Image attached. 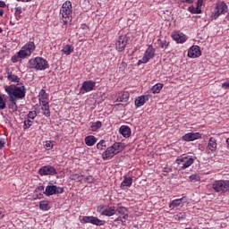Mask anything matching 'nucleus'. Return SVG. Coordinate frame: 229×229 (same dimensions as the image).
I'll return each instance as SVG.
<instances>
[{"mask_svg":"<svg viewBox=\"0 0 229 229\" xmlns=\"http://www.w3.org/2000/svg\"><path fill=\"white\" fill-rule=\"evenodd\" d=\"M5 92L9 96V101H15V99H24L26 98V88L24 86L17 87L13 84L4 87Z\"/></svg>","mask_w":229,"mask_h":229,"instance_id":"1","label":"nucleus"},{"mask_svg":"<svg viewBox=\"0 0 229 229\" xmlns=\"http://www.w3.org/2000/svg\"><path fill=\"white\" fill-rule=\"evenodd\" d=\"M123 149H124V143L115 142L102 153V158L104 160H112V157L119 155Z\"/></svg>","mask_w":229,"mask_h":229,"instance_id":"2","label":"nucleus"},{"mask_svg":"<svg viewBox=\"0 0 229 229\" xmlns=\"http://www.w3.org/2000/svg\"><path fill=\"white\" fill-rule=\"evenodd\" d=\"M60 15L64 25L72 21V4L71 1H66L62 4Z\"/></svg>","mask_w":229,"mask_h":229,"instance_id":"3","label":"nucleus"},{"mask_svg":"<svg viewBox=\"0 0 229 229\" xmlns=\"http://www.w3.org/2000/svg\"><path fill=\"white\" fill-rule=\"evenodd\" d=\"M29 67L36 71H46V69H49V63L43 57L38 56L29 60Z\"/></svg>","mask_w":229,"mask_h":229,"instance_id":"4","label":"nucleus"},{"mask_svg":"<svg viewBox=\"0 0 229 229\" xmlns=\"http://www.w3.org/2000/svg\"><path fill=\"white\" fill-rule=\"evenodd\" d=\"M228 13V5L225 1H218L216 4L215 10L211 13V20L216 21L219 19L220 15H225V13Z\"/></svg>","mask_w":229,"mask_h":229,"instance_id":"5","label":"nucleus"},{"mask_svg":"<svg viewBox=\"0 0 229 229\" xmlns=\"http://www.w3.org/2000/svg\"><path fill=\"white\" fill-rule=\"evenodd\" d=\"M212 189L215 192L219 194H225L229 192V181L228 180H218L215 181L212 184Z\"/></svg>","mask_w":229,"mask_h":229,"instance_id":"6","label":"nucleus"},{"mask_svg":"<svg viewBox=\"0 0 229 229\" xmlns=\"http://www.w3.org/2000/svg\"><path fill=\"white\" fill-rule=\"evenodd\" d=\"M97 212L100 214V216H106V217H112V216H115V214H117L115 207L109 205L98 206Z\"/></svg>","mask_w":229,"mask_h":229,"instance_id":"7","label":"nucleus"},{"mask_svg":"<svg viewBox=\"0 0 229 229\" xmlns=\"http://www.w3.org/2000/svg\"><path fill=\"white\" fill-rule=\"evenodd\" d=\"M35 49H37L35 42L30 41L21 47L19 51V55L21 58L24 59L26 56H31V54L34 53Z\"/></svg>","mask_w":229,"mask_h":229,"instance_id":"8","label":"nucleus"},{"mask_svg":"<svg viewBox=\"0 0 229 229\" xmlns=\"http://www.w3.org/2000/svg\"><path fill=\"white\" fill-rule=\"evenodd\" d=\"M46 196H55L56 194H64V187L56 186L55 184H50L46 187L45 191H43Z\"/></svg>","mask_w":229,"mask_h":229,"instance_id":"9","label":"nucleus"},{"mask_svg":"<svg viewBox=\"0 0 229 229\" xmlns=\"http://www.w3.org/2000/svg\"><path fill=\"white\" fill-rule=\"evenodd\" d=\"M194 160H195L194 157H192L191 156H185V157L176 159V164H178V165H182L181 166V169L185 170V169L191 167V165H192V164H194Z\"/></svg>","mask_w":229,"mask_h":229,"instance_id":"10","label":"nucleus"},{"mask_svg":"<svg viewBox=\"0 0 229 229\" xmlns=\"http://www.w3.org/2000/svg\"><path fill=\"white\" fill-rule=\"evenodd\" d=\"M82 221L83 223H90L95 226H105L106 223L105 220H101L94 216H85L82 217Z\"/></svg>","mask_w":229,"mask_h":229,"instance_id":"11","label":"nucleus"},{"mask_svg":"<svg viewBox=\"0 0 229 229\" xmlns=\"http://www.w3.org/2000/svg\"><path fill=\"white\" fill-rule=\"evenodd\" d=\"M126 46H128V38L126 36H120L115 42L116 50L119 53H123L126 49Z\"/></svg>","mask_w":229,"mask_h":229,"instance_id":"12","label":"nucleus"},{"mask_svg":"<svg viewBox=\"0 0 229 229\" xmlns=\"http://www.w3.org/2000/svg\"><path fill=\"white\" fill-rule=\"evenodd\" d=\"M155 47H153V45H148V47L146 49L145 54L142 57V63L148 64L149 60L152 58H155Z\"/></svg>","mask_w":229,"mask_h":229,"instance_id":"13","label":"nucleus"},{"mask_svg":"<svg viewBox=\"0 0 229 229\" xmlns=\"http://www.w3.org/2000/svg\"><path fill=\"white\" fill-rule=\"evenodd\" d=\"M40 176H53L57 174L56 169L52 165H45L38 170Z\"/></svg>","mask_w":229,"mask_h":229,"instance_id":"14","label":"nucleus"},{"mask_svg":"<svg viewBox=\"0 0 229 229\" xmlns=\"http://www.w3.org/2000/svg\"><path fill=\"white\" fill-rule=\"evenodd\" d=\"M198 139H201V133L199 132H188L182 136V140L185 142H192L198 140Z\"/></svg>","mask_w":229,"mask_h":229,"instance_id":"15","label":"nucleus"},{"mask_svg":"<svg viewBox=\"0 0 229 229\" xmlns=\"http://www.w3.org/2000/svg\"><path fill=\"white\" fill-rule=\"evenodd\" d=\"M188 56L189 58H199L201 56V48L199 46H192L188 50Z\"/></svg>","mask_w":229,"mask_h":229,"instance_id":"16","label":"nucleus"},{"mask_svg":"<svg viewBox=\"0 0 229 229\" xmlns=\"http://www.w3.org/2000/svg\"><path fill=\"white\" fill-rule=\"evenodd\" d=\"M171 37L177 44L187 42V36L182 32H173Z\"/></svg>","mask_w":229,"mask_h":229,"instance_id":"17","label":"nucleus"},{"mask_svg":"<svg viewBox=\"0 0 229 229\" xmlns=\"http://www.w3.org/2000/svg\"><path fill=\"white\" fill-rule=\"evenodd\" d=\"M216 149H217V140L214 137L209 138L208 146H207L208 153H216Z\"/></svg>","mask_w":229,"mask_h":229,"instance_id":"18","label":"nucleus"},{"mask_svg":"<svg viewBox=\"0 0 229 229\" xmlns=\"http://www.w3.org/2000/svg\"><path fill=\"white\" fill-rule=\"evenodd\" d=\"M96 88V81H86L82 83L81 87V90L83 92H92V89Z\"/></svg>","mask_w":229,"mask_h":229,"instance_id":"19","label":"nucleus"},{"mask_svg":"<svg viewBox=\"0 0 229 229\" xmlns=\"http://www.w3.org/2000/svg\"><path fill=\"white\" fill-rule=\"evenodd\" d=\"M115 210L116 213L118 212V214L122 216V219L123 220H121V222L122 225H124V223H126V219H128V209L124 207H119Z\"/></svg>","mask_w":229,"mask_h":229,"instance_id":"20","label":"nucleus"},{"mask_svg":"<svg viewBox=\"0 0 229 229\" xmlns=\"http://www.w3.org/2000/svg\"><path fill=\"white\" fill-rule=\"evenodd\" d=\"M119 133L124 137V139H128L131 135V129L127 125H122L119 129Z\"/></svg>","mask_w":229,"mask_h":229,"instance_id":"21","label":"nucleus"},{"mask_svg":"<svg viewBox=\"0 0 229 229\" xmlns=\"http://www.w3.org/2000/svg\"><path fill=\"white\" fill-rule=\"evenodd\" d=\"M40 105L43 115H45V117H51V111H49V102L43 101V103H40Z\"/></svg>","mask_w":229,"mask_h":229,"instance_id":"22","label":"nucleus"},{"mask_svg":"<svg viewBox=\"0 0 229 229\" xmlns=\"http://www.w3.org/2000/svg\"><path fill=\"white\" fill-rule=\"evenodd\" d=\"M148 99H149V97H148V96H140V97H138V98L135 99V106H136L137 107L144 106V105L146 104V101H148Z\"/></svg>","mask_w":229,"mask_h":229,"instance_id":"23","label":"nucleus"},{"mask_svg":"<svg viewBox=\"0 0 229 229\" xmlns=\"http://www.w3.org/2000/svg\"><path fill=\"white\" fill-rule=\"evenodd\" d=\"M133 183V178L123 176V181L121 182V189H126V187H130Z\"/></svg>","mask_w":229,"mask_h":229,"instance_id":"24","label":"nucleus"},{"mask_svg":"<svg viewBox=\"0 0 229 229\" xmlns=\"http://www.w3.org/2000/svg\"><path fill=\"white\" fill-rule=\"evenodd\" d=\"M84 142H85L86 146H89V147L94 146V144H96V142H98V138H96L93 135H89L84 139Z\"/></svg>","mask_w":229,"mask_h":229,"instance_id":"25","label":"nucleus"},{"mask_svg":"<svg viewBox=\"0 0 229 229\" xmlns=\"http://www.w3.org/2000/svg\"><path fill=\"white\" fill-rule=\"evenodd\" d=\"M61 53L69 56L72 53H74V47L72 45H65L64 48L61 50Z\"/></svg>","mask_w":229,"mask_h":229,"instance_id":"26","label":"nucleus"},{"mask_svg":"<svg viewBox=\"0 0 229 229\" xmlns=\"http://www.w3.org/2000/svg\"><path fill=\"white\" fill-rule=\"evenodd\" d=\"M128 99H130V93L125 91L116 98V103H127Z\"/></svg>","mask_w":229,"mask_h":229,"instance_id":"27","label":"nucleus"},{"mask_svg":"<svg viewBox=\"0 0 229 229\" xmlns=\"http://www.w3.org/2000/svg\"><path fill=\"white\" fill-rule=\"evenodd\" d=\"M183 201V198L182 199H174L170 205H169V208H171V210H174V208H177V207H182V203Z\"/></svg>","mask_w":229,"mask_h":229,"instance_id":"28","label":"nucleus"},{"mask_svg":"<svg viewBox=\"0 0 229 229\" xmlns=\"http://www.w3.org/2000/svg\"><path fill=\"white\" fill-rule=\"evenodd\" d=\"M164 89V84L157 83L151 88L152 94H160V91Z\"/></svg>","mask_w":229,"mask_h":229,"instance_id":"29","label":"nucleus"},{"mask_svg":"<svg viewBox=\"0 0 229 229\" xmlns=\"http://www.w3.org/2000/svg\"><path fill=\"white\" fill-rule=\"evenodd\" d=\"M157 44L161 49H167L169 47V42L167 40H162L161 38H158L157 40Z\"/></svg>","mask_w":229,"mask_h":229,"instance_id":"30","label":"nucleus"},{"mask_svg":"<svg viewBox=\"0 0 229 229\" xmlns=\"http://www.w3.org/2000/svg\"><path fill=\"white\" fill-rule=\"evenodd\" d=\"M47 94H46V89H40L38 93V100L39 103H44V101H47Z\"/></svg>","mask_w":229,"mask_h":229,"instance_id":"31","label":"nucleus"},{"mask_svg":"<svg viewBox=\"0 0 229 229\" xmlns=\"http://www.w3.org/2000/svg\"><path fill=\"white\" fill-rule=\"evenodd\" d=\"M7 80L13 83H19V81H21V78H19V76L12 74L11 72L7 73Z\"/></svg>","mask_w":229,"mask_h":229,"instance_id":"32","label":"nucleus"},{"mask_svg":"<svg viewBox=\"0 0 229 229\" xmlns=\"http://www.w3.org/2000/svg\"><path fill=\"white\" fill-rule=\"evenodd\" d=\"M83 175L80 174H72L70 175V180H72L73 182H83Z\"/></svg>","mask_w":229,"mask_h":229,"instance_id":"33","label":"nucleus"},{"mask_svg":"<svg viewBox=\"0 0 229 229\" xmlns=\"http://www.w3.org/2000/svg\"><path fill=\"white\" fill-rule=\"evenodd\" d=\"M16 21H21L22 19V7L18 6L15 7V13H14Z\"/></svg>","mask_w":229,"mask_h":229,"instance_id":"34","label":"nucleus"},{"mask_svg":"<svg viewBox=\"0 0 229 229\" xmlns=\"http://www.w3.org/2000/svg\"><path fill=\"white\" fill-rule=\"evenodd\" d=\"M101 126H103V123L100 121L94 122L90 126L91 131H98Z\"/></svg>","mask_w":229,"mask_h":229,"instance_id":"35","label":"nucleus"},{"mask_svg":"<svg viewBox=\"0 0 229 229\" xmlns=\"http://www.w3.org/2000/svg\"><path fill=\"white\" fill-rule=\"evenodd\" d=\"M106 148V141L105 140H101L98 144H97V148L99 149L100 151H103Z\"/></svg>","mask_w":229,"mask_h":229,"instance_id":"36","label":"nucleus"},{"mask_svg":"<svg viewBox=\"0 0 229 229\" xmlns=\"http://www.w3.org/2000/svg\"><path fill=\"white\" fill-rule=\"evenodd\" d=\"M185 217L186 215L183 212L178 213L174 216V219H175V221H182V219H185Z\"/></svg>","mask_w":229,"mask_h":229,"instance_id":"37","label":"nucleus"},{"mask_svg":"<svg viewBox=\"0 0 229 229\" xmlns=\"http://www.w3.org/2000/svg\"><path fill=\"white\" fill-rule=\"evenodd\" d=\"M31 126H33V121L30 119L24 121V125H23L24 130H30Z\"/></svg>","mask_w":229,"mask_h":229,"instance_id":"38","label":"nucleus"},{"mask_svg":"<svg viewBox=\"0 0 229 229\" xmlns=\"http://www.w3.org/2000/svg\"><path fill=\"white\" fill-rule=\"evenodd\" d=\"M39 208L41 210H49V203H47V201H41L39 203Z\"/></svg>","mask_w":229,"mask_h":229,"instance_id":"39","label":"nucleus"},{"mask_svg":"<svg viewBox=\"0 0 229 229\" xmlns=\"http://www.w3.org/2000/svg\"><path fill=\"white\" fill-rule=\"evenodd\" d=\"M188 10L191 13H201V8H199V7L191 6L188 8Z\"/></svg>","mask_w":229,"mask_h":229,"instance_id":"40","label":"nucleus"},{"mask_svg":"<svg viewBox=\"0 0 229 229\" xmlns=\"http://www.w3.org/2000/svg\"><path fill=\"white\" fill-rule=\"evenodd\" d=\"M27 117L29 120L33 121L37 117V111H30Z\"/></svg>","mask_w":229,"mask_h":229,"instance_id":"41","label":"nucleus"},{"mask_svg":"<svg viewBox=\"0 0 229 229\" xmlns=\"http://www.w3.org/2000/svg\"><path fill=\"white\" fill-rule=\"evenodd\" d=\"M19 58H21V55L18 52L17 55L12 56L11 61L13 62V64H17Z\"/></svg>","mask_w":229,"mask_h":229,"instance_id":"42","label":"nucleus"},{"mask_svg":"<svg viewBox=\"0 0 229 229\" xmlns=\"http://www.w3.org/2000/svg\"><path fill=\"white\" fill-rule=\"evenodd\" d=\"M4 108H6V102H4V99L0 95V110H4Z\"/></svg>","mask_w":229,"mask_h":229,"instance_id":"43","label":"nucleus"},{"mask_svg":"<svg viewBox=\"0 0 229 229\" xmlns=\"http://www.w3.org/2000/svg\"><path fill=\"white\" fill-rule=\"evenodd\" d=\"M55 145L53 144V141L52 140H47L46 141V144H45V148L46 149H53V147Z\"/></svg>","mask_w":229,"mask_h":229,"instance_id":"44","label":"nucleus"},{"mask_svg":"<svg viewBox=\"0 0 229 229\" xmlns=\"http://www.w3.org/2000/svg\"><path fill=\"white\" fill-rule=\"evenodd\" d=\"M11 104L9 106V108H12V110H17V99L14 98V101H10Z\"/></svg>","mask_w":229,"mask_h":229,"instance_id":"45","label":"nucleus"},{"mask_svg":"<svg viewBox=\"0 0 229 229\" xmlns=\"http://www.w3.org/2000/svg\"><path fill=\"white\" fill-rule=\"evenodd\" d=\"M85 182H87L88 183H94V182H96V179L92 175H89L85 177Z\"/></svg>","mask_w":229,"mask_h":229,"instance_id":"46","label":"nucleus"},{"mask_svg":"<svg viewBox=\"0 0 229 229\" xmlns=\"http://www.w3.org/2000/svg\"><path fill=\"white\" fill-rule=\"evenodd\" d=\"M198 180H199V176H198L197 174H191L190 176V181L191 182H198Z\"/></svg>","mask_w":229,"mask_h":229,"instance_id":"47","label":"nucleus"},{"mask_svg":"<svg viewBox=\"0 0 229 229\" xmlns=\"http://www.w3.org/2000/svg\"><path fill=\"white\" fill-rule=\"evenodd\" d=\"M181 3H186V4H192L194 0H180Z\"/></svg>","mask_w":229,"mask_h":229,"instance_id":"48","label":"nucleus"},{"mask_svg":"<svg viewBox=\"0 0 229 229\" xmlns=\"http://www.w3.org/2000/svg\"><path fill=\"white\" fill-rule=\"evenodd\" d=\"M222 89H225V90H228L229 89V82L222 83Z\"/></svg>","mask_w":229,"mask_h":229,"instance_id":"49","label":"nucleus"},{"mask_svg":"<svg viewBox=\"0 0 229 229\" xmlns=\"http://www.w3.org/2000/svg\"><path fill=\"white\" fill-rule=\"evenodd\" d=\"M36 192H44V186H38L36 188Z\"/></svg>","mask_w":229,"mask_h":229,"instance_id":"50","label":"nucleus"},{"mask_svg":"<svg viewBox=\"0 0 229 229\" xmlns=\"http://www.w3.org/2000/svg\"><path fill=\"white\" fill-rule=\"evenodd\" d=\"M201 6H203V0H198L197 1V7L201 8Z\"/></svg>","mask_w":229,"mask_h":229,"instance_id":"51","label":"nucleus"},{"mask_svg":"<svg viewBox=\"0 0 229 229\" xmlns=\"http://www.w3.org/2000/svg\"><path fill=\"white\" fill-rule=\"evenodd\" d=\"M0 8H6V3L4 1H0Z\"/></svg>","mask_w":229,"mask_h":229,"instance_id":"52","label":"nucleus"},{"mask_svg":"<svg viewBox=\"0 0 229 229\" xmlns=\"http://www.w3.org/2000/svg\"><path fill=\"white\" fill-rule=\"evenodd\" d=\"M4 148V142L0 140V149H3Z\"/></svg>","mask_w":229,"mask_h":229,"instance_id":"53","label":"nucleus"},{"mask_svg":"<svg viewBox=\"0 0 229 229\" xmlns=\"http://www.w3.org/2000/svg\"><path fill=\"white\" fill-rule=\"evenodd\" d=\"M4 217V213H3L2 210H0V219H3Z\"/></svg>","mask_w":229,"mask_h":229,"instance_id":"54","label":"nucleus"},{"mask_svg":"<svg viewBox=\"0 0 229 229\" xmlns=\"http://www.w3.org/2000/svg\"><path fill=\"white\" fill-rule=\"evenodd\" d=\"M4 15V11L3 9L0 10V17H3Z\"/></svg>","mask_w":229,"mask_h":229,"instance_id":"55","label":"nucleus"},{"mask_svg":"<svg viewBox=\"0 0 229 229\" xmlns=\"http://www.w3.org/2000/svg\"><path fill=\"white\" fill-rule=\"evenodd\" d=\"M17 1H21L22 3H30L31 0H17Z\"/></svg>","mask_w":229,"mask_h":229,"instance_id":"56","label":"nucleus"},{"mask_svg":"<svg viewBox=\"0 0 229 229\" xmlns=\"http://www.w3.org/2000/svg\"><path fill=\"white\" fill-rule=\"evenodd\" d=\"M140 64H147V63H143V62H142V59H141V60H139V61H138V65H140Z\"/></svg>","mask_w":229,"mask_h":229,"instance_id":"57","label":"nucleus"},{"mask_svg":"<svg viewBox=\"0 0 229 229\" xmlns=\"http://www.w3.org/2000/svg\"><path fill=\"white\" fill-rule=\"evenodd\" d=\"M82 30H87V25H81Z\"/></svg>","mask_w":229,"mask_h":229,"instance_id":"58","label":"nucleus"},{"mask_svg":"<svg viewBox=\"0 0 229 229\" xmlns=\"http://www.w3.org/2000/svg\"><path fill=\"white\" fill-rule=\"evenodd\" d=\"M115 221H121V216L117 217Z\"/></svg>","mask_w":229,"mask_h":229,"instance_id":"59","label":"nucleus"},{"mask_svg":"<svg viewBox=\"0 0 229 229\" xmlns=\"http://www.w3.org/2000/svg\"><path fill=\"white\" fill-rule=\"evenodd\" d=\"M226 144L229 146V138L226 140Z\"/></svg>","mask_w":229,"mask_h":229,"instance_id":"60","label":"nucleus"},{"mask_svg":"<svg viewBox=\"0 0 229 229\" xmlns=\"http://www.w3.org/2000/svg\"><path fill=\"white\" fill-rule=\"evenodd\" d=\"M0 33H3V29L0 28Z\"/></svg>","mask_w":229,"mask_h":229,"instance_id":"61","label":"nucleus"}]
</instances>
